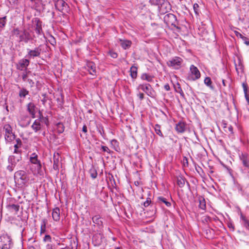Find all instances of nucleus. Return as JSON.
Returning a JSON list of instances; mask_svg holds the SVG:
<instances>
[{
  "instance_id": "nucleus-1",
  "label": "nucleus",
  "mask_w": 249,
  "mask_h": 249,
  "mask_svg": "<svg viewBox=\"0 0 249 249\" xmlns=\"http://www.w3.org/2000/svg\"><path fill=\"white\" fill-rule=\"evenodd\" d=\"M12 34L18 38L19 42L27 43L29 41L33 39V37L30 33L26 30H20L18 28H15L12 31Z\"/></svg>"
},
{
  "instance_id": "nucleus-2",
  "label": "nucleus",
  "mask_w": 249,
  "mask_h": 249,
  "mask_svg": "<svg viewBox=\"0 0 249 249\" xmlns=\"http://www.w3.org/2000/svg\"><path fill=\"white\" fill-rule=\"evenodd\" d=\"M30 162L32 166H30V169L34 174H40L42 165L40 160L38 159V156L36 153H32L29 159Z\"/></svg>"
},
{
  "instance_id": "nucleus-3",
  "label": "nucleus",
  "mask_w": 249,
  "mask_h": 249,
  "mask_svg": "<svg viewBox=\"0 0 249 249\" xmlns=\"http://www.w3.org/2000/svg\"><path fill=\"white\" fill-rule=\"evenodd\" d=\"M17 154V156L10 155L8 158V162L9 164L7 166L6 168L10 172H12L13 171L17 163L22 159L21 154Z\"/></svg>"
},
{
  "instance_id": "nucleus-4",
  "label": "nucleus",
  "mask_w": 249,
  "mask_h": 249,
  "mask_svg": "<svg viewBox=\"0 0 249 249\" xmlns=\"http://www.w3.org/2000/svg\"><path fill=\"white\" fill-rule=\"evenodd\" d=\"M94 223L92 230L93 232H101L103 230L104 225L102 218L99 215H94L92 217Z\"/></svg>"
},
{
  "instance_id": "nucleus-5",
  "label": "nucleus",
  "mask_w": 249,
  "mask_h": 249,
  "mask_svg": "<svg viewBox=\"0 0 249 249\" xmlns=\"http://www.w3.org/2000/svg\"><path fill=\"white\" fill-rule=\"evenodd\" d=\"M13 247L12 239L7 235L0 236V249H11Z\"/></svg>"
},
{
  "instance_id": "nucleus-6",
  "label": "nucleus",
  "mask_w": 249,
  "mask_h": 249,
  "mask_svg": "<svg viewBox=\"0 0 249 249\" xmlns=\"http://www.w3.org/2000/svg\"><path fill=\"white\" fill-rule=\"evenodd\" d=\"M3 130L5 131L4 138L6 142H11L15 139V135L13 132L12 128L10 124H5Z\"/></svg>"
},
{
  "instance_id": "nucleus-7",
  "label": "nucleus",
  "mask_w": 249,
  "mask_h": 249,
  "mask_svg": "<svg viewBox=\"0 0 249 249\" xmlns=\"http://www.w3.org/2000/svg\"><path fill=\"white\" fill-rule=\"evenodd\" d=\"M16 200L12 197H9L7 199L6 208L7 210L11 212H15L17 214L19 211L20 206L18 204H15V202Z\"/></svg>"
},
{
  "instance_id": "nucleus-8",
  "label": "nucleus",
  "mask_w": 249,
  "mask_h": 249,
  "mask_svg": "<svg viewBox=\"0 0 249 249\" xmlns=\"http://www.w3.org/2000/svg\"><path fill=\"white\" fill-rule=\"evenodd\" d=\"M164 21L168 26H172L174 27L178 28V21L177 17L173 14H168L164 17Z\"/></svg>"
},
{
  "instance_id": "nucleus-9",
  "label": "nucleus",
  "mask_w": 249,
  "mask_h": 249,
  "mask_svg": "<svg viewBox=\"0 0 249 249\" xmlns=\"http://www.w3.org/2000/svg\"><path fill=\"white\" fill-rule=\"evenodd\" d=\"M182 62L183 60L181 58L175 56L167 61V64L169 67H172L175 69L178 70L180 68Z\"/></svg>"
},
{
  "instance_id": "nucleus-10",
  "label": "nucleus",
  "mask_w": 249,
  "mask_h": 249,
  "mask_svg": "<svg viewBox=\"0 0 249 249\" xmlns=\"http://www.w3.org/2000/svg\"><path fill=\"white\" fill-rule=\"evenodd\" d=\"M138 89H142L151 97L153 98L155 96V91L149 84H140L139 85Z\"/></svg>"
},
{
  "instance_id": "nucleus-11",
  "label": "nucleus",
  "mask_w": 249,
  "mask_h": 249,
  "mask_svg": "<svg viewBox=\"0 0 249 249\" xmlns=\"http://www.w3.org/2000/svg\"><path fill=\"white\" fill-rule=\"evenodd\" d=\"M33 28L35 30L37 35L40 36L43 34L42 22L37 18H34L32 19Z\"/></svg>"
},
{
  "instance_id": "nucleus-12",
  "label": "nucleus",
  "mask_w": 249,
  "mask_h": 249,
  "mask_svg": "<svg viewBox=\"0 0 249 249\" xmlns=\"http://www.w3.org/2000/svg\"><path fill=\"white\" fill-rule=\"evenodd\" d=\"M191 74L189 76V79L193 81L199 79L200 77V73L196 67L192 65L190 68Z\"/></svg>"
},
{
  "instance_id": "nucleus-13",
  "label": "nucleus",
  "mask_w": 249,
  "mask_h": 249,
  "mask_svg": "<svg viewBox=\"0 0 249 249\" xmlns=\"http://www.w3.org/2000/svg\"><path fill=\"white\" fill-rule=\"evenodd\" d=\"M28 53L26 57L28 58H34L36 57L40 56L41 52V49L39 47H36L34 50L27 49Z\"/></svg>"
},
{
  "instance_id": "nucleus-14",
  "label": "nucleus",
  "mask_w": 249,
  "mask_h": 249,
  "mask_svg": "<svg viewBox=\"0 0 249 249\" xmlns=\"http://www.w3.org/2000/svg\"><path fill=\"white\" fill-rule=\"evenodd\" d=\"M55 7L59 11L63 12L67 11L68 4L63 0H56L55 2Z\"/></svg>"
},
{
  "instance_id": "nucleus-15",
  "label": "nucleus",
  "mask_w": 249,
  "mask_h": 249,
  "mask_svg": "<svg viewBox=\"0 0 249 249\" xmlns=\"http://www.w3.org/2000/svg\"><path fill=\"white\" fill-rule=\"evenodd\" d=\"M95 233L92 237V242L95 246H99L102 242L103 234L101 232H94Z\"/></svg>"
},
{
  "instance_id": "nucleus-16",
  "label": "nucleus",
  "mask_w": 249,
  "mask_h": 249,
  "mask_svg": "<svg viewBox=\"0 0 249 249\" xmlns=\"http://www.w3.org/2000/svg\"><path fill=\"white\" fill-rule=\"evenodd\" d=\"M30 61L27 59H22L19 61L17 65V69L20 71H23L27 69L29 66Z\"/></svg>"
},
{
  "instance_id": "nucleus-17",
  "label": "nucleus",
  "mask_w": 249,
  "mask_h": 249,
  "mask_svg": "<svg viewBox=\"0 0 249 249\" xmlns=\"http://www.w3.org/2000/svg\"><path fill=\"white\" fill-rule=\"evenodd\" d=\"M87 69L89 73L93 75L96 74V65L94 63L91 61L88 62L87 63Z\"/></svg>"
},
{
  "instance_id": "nucleus-18",
  "label": "nucleus",
  "mask_w": 249,
  "mask_h": 249,
  "mask_svg": "<svg viewBox=\"0 0 249 249\" xmlns=\"http://www.w3.org/2000/svg\"><path fill=\"white\" fill-rule=\"evenodd\" d=\"M18 89H19L18 96L20 98V102H22L26 96L29 94V91L25 88H20L19 86H18Z\"/></svg>"
},
{
  "instance_id": "nucleus-19",
  "label": "nucleus",
  "mask_w": 249,
  "mask_h": 249,
  "mask_svg": "<svg viewBox=\"0 0 249 249\" xmlns=\"http://www.w3.org/2000/svg\"><path fill=\"white\" fill-rule=\"evenodd\" d=\"M239 159L244 166L249 167V157L248 154L242 153L239 155Z\"/></svg>"
},
{
  "instance_id": "nucleus-20",
  "label": "nucleus",
  "mask_w": 249,
  "mask_h": 249,
  "mask_svg": "<svg viewBox=\"0 0 249 249\" xmlns=\"http://www.w3.org/2000/svg\"><path fill=\"white\" fill-rule=\"evenodd\" d=\"M159 9L161 13H166L171 9V5L167 0H164L163 3L159 7Z\"/></svg>"
},
{
  "instance_id": "nucleus-21",
  "label": "nucleus",
  "mask_w": 249,
  "mask_h": 249,
  "mask_svg": "<svg viewBox=\"0 0 249 249\" xmlns=\"http://www.w3.org/2000/svg\"><path fill=\"white\" fill-rule=\"evenodd\" d=\"M27 111L31 115L32 118H35L36 115V106L34 103L30 102L27 105Z\"/></svg>"
},
{
  "instance_id": "nucleus-22",
  "label": "nucleus",
  "mask_w": 249,
  "mask_h": 249,
  "mask_svg": "<svg viewBox=\"0 0 249 249\" xmlns=\"http://www.w3.org/2000/svg\"><path fill=\"white\" fill-rule=\"evenodd\" d=\"M186 128V125L185 123L179 121L176 125V131L179 133H182L185 132Z\"/></svg>"
},
{
  "instance_id": "nucleus-23",
  "label": "nucleus",
  "mask_w": 249,
  "mask_h": 249,
  "mask_svg": "<svg viewBox=\"0 0 249 249\" xmlns=\"http://www.w3.org/2000/svg\"><path fill=\"white\" fill-rule=\"evenodd\" d=\"M43 118V117L42 116L39 119H36L31 127L32 129L35 131V132H37L38 131L40 130L41 128V125L40 124V119Z\"/></svg>"
},
{
  "instance_id": "nucleus-24",
  "label": "nucleus",
  "mask_w": 249,
  "mask_h": 249,
  "mask_svg": "<svg viewBox=\"0 0 249 249\" xmlns=\"http://www.w3.org/2000/svg\"><path fill=\"white\" fill-rule=\"evenodd\" d=\"M240 219L242 225L249 231V219L242 213L240 214Z\"/></svg>"
},
{
  "instance_id": "nucleus-25",
  "label": "nucleus",
  "mask_w": 249,
  "mask_h": 249,
  "mask_svg": "<svg viewBox=\"0 0 249 249\" xmlns=\"http://www.w3.org/2000/svg\"><path fill=\"white\" fill-rule=\"evenodd\" d=\"M16 141L17 143L14 145V154H21V150H19V148L21 147L22 145V142L19 138H18L16 139Z\"/></svg>"
},
{
  "instance_id": "nucleus-26",
  "label": "nucleus",
  "mask_w": 249,
  "mask_h": 249,
  "mask_svg": "<svg viewBox=\"0 0 249 249\" xmlns=\"http://www.w3.org/2000/svg\"><path fill=\"white\" fill-rule=\"evenodd\" d=\"M52 217L55 221H58L60 219V209L58 207L54 208L52 212Z\"/></svg>"
},
{
  "instance_id": "nucleus-27",
  "label": "nucleus",
  "mask_w": 249,
  "mask_h": 249,
  "mask_svg": "<svg viewBox=\"0 0 249 249\" xmlns=\"http://www.w3.org/2000/svg\"><path fill=\"white\" fill-rule=\"evenodd\" d=\"M16 176L17 177H19V178L23 181H26L27 180V175L24 171H18L16 173Z\"/></svg>"
},
{
  "instance_id": "nucleus-28",
  "label": "nucleus",
  "mask_w": 249,
  "mask_h": 249,
  "mask_svg": "<svg viewBox=\"0 0 249 249\" xmlns=\"http://www.w3.org/2000/svg\"><path fill=\"white\" fill-rule=\"evenodd\" d=\"M110 142L112 147L115 151H118L120 150L119 142L117 140L113 139L110 141Z\"/></svg>"
},
{
  "instance_id": "nucleus-29",
  "label": "nucleus",
  "mask_w": 249,
  "mask_h": 249,
  "mask_svg": "<svg viewBox=\"0 0 249 249\" xmlns=\"http://www.w3.org/2000/svg\"><path fill=\"white\" fill-rule=\"evenodd\" d=\"M138 68L135 66H132L130 68V76L132 78L135 79L137 76Z\"/></svg>"
},
{
  "instance_id": "nucleus-30",
  "label": "nucleus",
  "mask_w": 249,
  "mask_h": 249,
  "mask_svg": "<svg viewBox=\"0 0 249 249\" xmlns=\"http://www.w3.org/2000/svg\"><path fill=\"white\" fill-rule=\"evenodd\" d=\"M141 78L143 80H146L148 82H151L153 81L154 77L146 73H144L141 75Z\"/></svg>"
},
{
  "instance_id": "nucleus-31",
  "label": "nucleus",
  "mask_w": 249,
  "mask_h": 249,
  "mask_svg": "<svg viewBox=\"0 0 249 249\" xmlns=\"http://www.w3.org/2000/svg\"><path fill=\"white\" fill-rule=\"evenodd\" d=\"M157 200L159 203H163L165 204V205L168 207L171 206V203L170 202L167 201L166 199L162 196L158 197Z\"/></svg>"
},
{
  "instance_id": "nucleus-32",
  "label": "nucleus",
  "mask_w": 249,
  "mask_h": 249,
  "mask_svg": "<svg viewBox=\"0 0 249 249\" xmlns=\"http://www.w3.org/2000/svg\"><path fill=\"white\" fill-rule=\"evenodd\" d=\"M131 45V42L129 40H125L122 41L121 45L122 47L124 49H126L130 47Z\"/></svg>"
},
{
  "instance_id": "nucleus-33",
  "label": "nucleus",
  "mask_w": 249,
  "mask_h": 249,
  "mask_svg": "<svg viewBox=\"0 0 249 249\" xmlns=\"http://www.w3.org/2000/svg\"><path fill=\"white\" fill-rule=\"evenodd\" d=\"M199 208L202 210H205L206 209V202L205 199L201 197L199 198Z\"/></svg>"
},
{
  "instance_id": "nucleus-34",
  "label": "nucleus",
  "mask_w": 249,
  "mask_h": 249,
  "mask_svg": "<svg viewBox=\"0 0 249 249\" xmlns=\"http://www.w3.org/2000/svg\"><path fill=\"white\" fill-rule=\"evenodd\" d=\"M235 68L238 73L242 72L243 71V66L240 59L238 60V64H235Z\"/></svg>"
},
{
  "instance_id": "nucleus-35",
  "label": "nucleus",
  "mask_w": 249,
  "mask_h": 249,
  "mask_svg": "<svg viewBox=\"0 0 249 249\" xmlns=\"http://www.w3.org/2000/svg\"><path fill=\"white\" fill-rule=\"evenodd\" d=\"M185 179L181 177L177 178V184L179 187H183L185 185Z\"/></svg>"
},
{
  "instance_id": "nucleus-36",
  "label": "nucleus",
  "mask_w": 249,
  "mask_h": 249,
  "mask_svg": "<svg viewBox=\"0 0 249 249\" xmlns=\"http://www.w3.org/2000/svg\"><path fill=\"white\" fill-rule=\"evenodd\" d=\"M154 129L156 134L161 137H163V135L160 130V126L156 124L154 126Z\"/></svg>"
},
{
  "instance_id": "nucleus-37",
  "label": "nucleus",
  "mask_w": 249,
  "mask_h": 249,
  "mask_svg": "<svg viewBox=\"0 0 249 249\" xmlns=\"http://www.w3.org/2000/svg\"><path fill=\"white\" fill-rule=\"evenodd\" d=\"M46 224L47 221L45 219L42 220L40 227L41 233H44L45 232L46 229Z\"/></svg>"
},
{
  "instance_id": "nucleus-38",
  "label": "nucleus",
  "mask_w": 249,
  "mask_h": 249,
  "mask_svg": "<svg viewBox=\"0 0 249 249\" xmlns=\"http://www.w3.org/2000/svg\"><path fill=\"white\" fill-rule=\"evenodd\" d=\"M164 0H149V2L153 5L158 6V7L163 3Z\"/></svg>"
},
{
  "instance_id": "nucleus-39",
  "label": "nucleus",
  "mask_w": 249,
  "mask_h": 249,
  "mask_svg": "<svg viewBox=\"0 0 249 249\" xmlns=\"http://www.w3.org/2000/svg\"><path fill=\"white\" fill-rule=\"evenodd\" d=\"M65 127L64 125L60 123L57 124V130L58 133H62L64 132Z\"/></svg>"
},
{
  "instance_id": "nucleus-40",
  "label": "nucleus",
  "mask_w": 249,
  "mask_h": 249,
  "mask_svg": "<svg viewBox=\"0 0 249 249\" xmlns=\"http://www.w3.org/2000/svg\"><path fill=\"white\" fill-rule=\"evenodd\" d=\"M6 23V17L0 18V28H3Z\"/></svg>"
},
{
  "instance_id": "nucleus-41",
  "label": "nucleus",
  "mask_w": 249,
  "mask_h": 249,
  "mask_svg": "<svg viewBox=\"0 0 249 249\" xmlns=\"http://www.w3.org/2000/svg\"><path fill=\"white\" fill-rule=\"evenodd\" d=\"M58 167H59V160L58 159H55V158H54L53 168L55 170H58Z\"/></svg>"
},
{
  "instance_id": "nucleus-42",
  "label": "nucleus",
  "mask_w": 249,
  "mask_h": 249,
  "mask_svg": "<svg viewBox=\"0 0 249 249\" xmlns=\"http://www.w3.org/2000/svg\"><path fill=\"white\" fill-rule=\"evenodd\" d=\"M89 173H90V177L94 179L97 177V172L95 169H90L89 171Z\"/></svg>"
},
{
  "instance_id": "nucleus-43",
  "label": "nucleus",
  "mask_w": 249,
  "mask_h": 249,
  "mask_svg": "<svg viewBox=\"0 0 249 249\" xmlns=\"http://www.w3.org/2000/svg\"><path fill=\"white\" fill-rule=\"evenodd\" d=\"M204 83L206 84L207 86L210 87H212V81L210 77H207L204 79Z\"/></svg>"
},
{
  "instance_id": "nucleus-44",
  "label": "nucleus",
  "mask_w": 249,
  "mask_h": 249,
  "mask_svg": "<svg viewBox=\"0 0 249 249\" xmlns=\"http://www.w3.org/2000/svg\"><path fill=\"white\" fill-rule=\"evenodd\" d=\"M98 131L100 133V134L104 138L105 137V133L104 130V128L103 126L99 127L98 129Z\"/></svg>"
},
{
  "instance_id": "nucleus-45",
  "label": "nucleus",
  "mask_w": 249,
  "mask_h": 249,
  "mask_svg": "<svg viewBox=\"0 0 249 249\" xmlns=\"http://www.w3.org/2000/svg\"><path fill=\"white\" fill-rule=\"evenodd\" d=\"M193 8L194 10V11L196 15L199 14V11H198V8H199V5L197 3H195L193 6Z\"/></svg>"
},
{
  "instance_id": "nucleus-46",
  "label": "nucleus",
  "mask_w": 249,
  "mask_h": 249,
  "mask_svg": "<svg viewBox=\"0 0 249 249\" xmlns=\"http://www.w3.org/2000/svg\"><path fill=\"white\" fill-rule=\"evenodd\" d=\"M17 1L18 0H7V2L9 3V6L16 5L17 3Z\"/></svg>"
},
{
  "instance_id": "nucleus-47",
  "label": "nucleus",
  "mask_w": 249,
  "mask_h": 249,
  "mask_svg": "<svg viewBox=\"0 0 249 249\" xmlns=\"http://www.w3.org/2000/svg\"><path fill=\"white\" fill-rule=\"evenodd\" d=\"M101 149L103 152H107V153H110V150L106 146H102Z\"/></svg>"
},
{
  "instance_id": "nucleus-48",
  "label": "nucleus",
  "mask_w": 249,
  "mask_h": 249,
  "mask_svg": "<svg viewBox=\"0 0 249 249\" xmlns=\"http://www.w3.org/2000/svg\"><path fill=\"white\" fill-rule=\"evenodd\" d=\"M51 237L49 235H46L44 237L43 240L45 242H51Z\"/></svg>"
},
{
  "instance_id": "nucleus-49",
  "label": "nucleus",
  "mask_w": 249,
  "mask_h": 249,
  "mask_svg": "<svg viewBox=\"0 0 249 249\" xmlns=\"http://www.w3.org/2000/svg\"><path fill=\"white\" fill-rule=\"evenodd\" d=\"M176 92H178L179 93H180V94L181 95V96H183L184 95V93H183V90H182L181 87H180V86L179 85V86L178 87V89H176Z\"/></svg>"
},
{
  "instance_id": "nucleus-50",
  "label": "nucleus",
  "mask_w": 249,
  "mask_h": 249,
  "mask_svg": "<svg viewBox=\"0 0 249 249\" xmlns=\"http://www.w3.org/2000/svg\"><path fill=\"white\" fill-rule=\"evenodd\" d=\"M151 203V199L150 198H147L146 200L143 203V205L145 207H148Z\"/></svg>"
},
{
  "instance_id": "nucleus-51",
  "label": "nucleus",
  "mask_w": 249,
  "mask_h": 249,
  "mask_svg": "<svg viewBox=\"0 0 249 249\" xmlns=\"http://www.w3.org/2000/svg\"><path fill=\"white\" fill-rule=\"evenodd\" d=\"M49 41H50V43H51L52 45H53V46H54V45H55L56 44V41H55V38H54L53 36H51V38H50V39L49 40Z\"/></svg>"
},
{
  "instance_id": "nucleus-52",
  "label": "nucleus",
  "mask_w": 249,
  "mask_h": 249,
  "mask_svg": "<svg viewBox=\"0 0 249 249\" xmlns=\"http://www.w3.org/2000/svg\"><path fill=\"white\" fill-rule=\"evenodd\" d=\"M109 53V54L111 56V57H112L113 58H116L118 56L117 53L113 51H110Z\"/></svg>"
},
{
  "instance_id": "nucleus-53",
  "label": "nucleus",
  "mask_w": 249,
  "mask_h": 249,
  "mask_svg": "<svg viewBox=\"0 0 249 249\" xmlns=\"http://www.w3.org/2000/svg\"><path fill=\"white\" fill-rule=\"evenodd\" d=\"M242 87L243 88L244 93L248 92V86L246 83H243L242 84Z\"/></svg>"
},
{
  "instance_id": "nucleus-54",
  "label": "nucleus",
  "mask_w": 249,
  "mask_h": 249,
  "mask_svg": "<svg viewBox=\"0 0 249 249\" xmlns=\"http://www.w3.org/2000/svg\"><path fill=\"white\" fill-rule=\"evenodd\" d=\"M138 96L139 97L140 99L141 100H142L144 98V94L143 93H139L138 94Z\"/></svg>"
},
{
  "instance_id": "nucleus-55",
  "label": "nucleus",
  "mask_w": 249,
  "mask_h": 249,
  "mask_svg": "<svg viewBox=\"0 0 249 249\" xmlns=\"http://www.w3.org/2000/svg\"><path fill=\"white\" fill-rule=\"evenodd\" d=\"M164 88L167 91H169L170 89V86L168 84H165L164 86Z\"/></svg>"
},
{
  "instance_id": "nucleus-56",
  "label": "nucleus",
  "mask_w": 249,
  "mask_h": 249,
  "mask_svg": "<svg viewBox=\"0 0 249 249\" xmlns=\"http://www.w3.org/2000/svg\"><path fill=\"white\" fill-rule=\"evenodd\" d=\"M27 73H24L22 75V78L24 81H26L27 80Z\"/></svg>"
},
{
  "instance_id": "nucleus-57",
  "label": "nucleus",
  "mask_w": 249,
  "mask_h": 249,
  "mask_svg": "<svg viewBox=\"0 0 249 249\" xmlns=\"http://www.w3.org/2000/svg\"><path fill=\"white\" fill-rule=\"evenodd\" d=\"M82 131L83 132H84V133H87V126L86 125H84L83 126V128H82Z\"/></svg>"
},
{
  "instance_id": "nucleus-58",
  "label": "nucleus",
  "mask_w": 249,
  "mask_h": 249,
  "mask_svg": "<svg viewBox=\"0 0 249 249\" xmlns=\"http://www.w3.org/2000/svg\"><path fill=\"white\" fill-rule=\"evenodd\" d=\"M235 34L237 36H239L240 37L242 38H246V37L243 36L240 33H238V32H235Z\"/></svg>"
},
{
  "instance_id": "nucleus-59",
  "label": "nucleus",
  "mask_w": 249,
  "mask_h": 249,
  "mask_svg": "<svg viewBox=\"0 0 249 249\" xmlns=\"http://www.w3.org/2000/svg\"><path fill=\"white\" fill-rule=\"evenodd\" d=\"M228 129L231 133H233V128L231 125L229 126Z\"/></svg>"
},
{
  "instance_id": "nucleus-60",
  "label": "nucleus",
  "mask_w": 249,
  "mask_h": 249,
  "mask_svg": "<svg viewBox=\"0 0 249 249\" xmlns=\"http://www.w3.org/2000/svg\"><path fill=\"white\" fill-rule=\"evenodd\" d=\"M27 81L28 82V83L31 85L32 86H33V85L34 84V81L31 80V79H28L27 80Z\"/></svg>"
},
{
  "instance_id": "nucleus-61",
  "label": "nucleus",
  "mask_w": 249,
  "mask_h": 249,
  "mask_svg": "<svg viewBox=\"0 0 249 249\" xmlns=\"http://www.w3.org/2000/svg\"><path fill=\"white\" fill-rule=\"evenodd\" d=\"M245 96L248 103L249 104V97L247 93H245Z\"/></svg>"
},
{
  "instance_id": "nucleus-62",
  "label": "nucleus",
  "mask_w": 249,
  "mask_h": 249,
  "mask_svg": "<svg viewBox=\"0 0 249 249\" xmlns=\"http://www.w3.org/2000/svg\"><path fill=\"white\" fill-rule=\"evenodd\" d=\"M228 227L230 228V229H231L232 230V231L234 230V226L233 225L231 224V223H230L228 224Z\"/></svg>"
},
{
  "instance_id": "nucleus-63",
  "label": "nucleus",
  "mask_w": 249,
  "mask_h": 249,
  "mask_svg": "<svg viewBox=\"0 0 249 249\" xmlns=\"http://www.w3.org/2000/svg\"><path fill=\"white\" fill-rule=\"evenodd\" d=\"M245 39H246L245 41V43L247 45H249V41L247 38Z\"/></svg>"
},
{
  "instance_id": "nucleus-64",
  "label": "nucleus",
  "mask_w": 249,
  "mask_h": 249,
  "mask_svg": "<svg viewBox=\"0 0 249 249\" xmlns=\"http://www.w3.org/2000/svg\"><path fill=\"white\" fill-rule=\"evenodd\" d=\"M222 84L224 86H226L225 80L224 79L222 80Z\"/></svg>"
}]
</instances>
